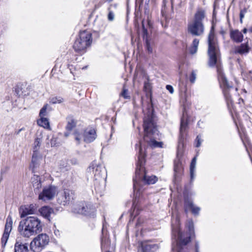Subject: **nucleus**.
<instances>
[{
  "instance_id": "nucleus-9",
  "label": "nucleus",
  "mask_w": 252,
  "mask_h": 252,
  "mask_svg": "<svg viewBox=\"0 0 252 252\" xmlns=\"http://www.w3.org/2000/svg\"><path fill=\"white\" fill-rule=\"evenodd\" d=\"M49 241V237L46 234H40L31 242V249L34 252H40L48 245Z\"/></svg>"
},
{
  "instance_id": "nucleus-46",
  "label": "nucleus",
  "mask_w": 252,
  "mask_h": 252,
  "mask_svg": "<svg viewBox=\"0 0 252 252\" xmlns=\"http://www.w3.org/2000/svg\"><path fill=\"white\" fill-rule=\"evenodd\" d=\"M240 16L241 21H242V18L244 17V15L242 12H241L240 14Z\"/></svg>"
},
{
  "instance_id": "nucleus-3",
  "label": "nucleus",
  "mask_w": 252,
  "mask_h": 252,
  "mask_svg": "<svg viewBox=\"0 0 252 252\" xmlns=\"http://www.w3.org/2000/svg\"><path fill=\"white\" fill-rule=\"evenodd\" d=\"M42 230L41 220L34 216L27 217L20 222L18 226V230L21 235L27 238L39 233Z\"/></svg>"
},
{
  "instance_id": "nucleus-48",
  "label": "nucleus",
  "mask_w": 252,
  "mask_h": 252,
  "mask_svg": "<svg viewBox=\"0 0 252 252\" xmlns=\"http://www.w3.org/2000/svg\"><path fill=\"white\" fill-rule=\"evenodd\" d=\"M247 32V29L245 28V29H243V32L244 33H246Z\"/></svg>"
},
{
  "instance_id": "nucleus-52",
  "label": "nucleus",
  "mask_w": 252,
  "mask_h": 252,
  "mask_svg": "<svg viewBox=\"0 0 252 252\" xmlns=\"http://www.w3.org/2000/svg\"><path fill=\"white\" fill-rule=\"evenodd\" d=\"M109 2H111L112 0H107Z\"/></svg>"
},
{
  "instance_id": "nucleus-29",
  "label": "nucleus",
  "mask_w": 252,
  "mask_h": 252,
  "mask_svg": "<svg viewBox=\"0 0 252 252\" xmlns=\"http://www.w3.org/2000/svg\"><path fill=\"white\" fill-rule=\"evenodd\" d=\"M196 162V158L194 157L191 161L190 165V180L192 181L194 178V172L195 169V165Z\"/></svg>"
},
{
  "instance_id": "nucleus-36",
  "label": "nucleus",
  "mask_w": 252,
  "mask_h": 252,
  "mask_svg": "<svg viewBox=\"0 0 252 252\" xmlns=\"http://www.w3.org/2000/svg\"><path fill=\"white\" fill-rule=\"evenodd\" d=\"M48 105L45 104L40 110L39 113L40 117H44L46 115V110L47 108Z\"/></svg>"
},
{
  "instance_id": "nucleus-33",
  "label": "nucleus",
  "mask_w": 252,
  "mask_h": 252,
  "mask_svg": "<svg viewBox=\"0 0 252 252\" xmlns=\"http://www.w3.org/2000/svg\"><path fill=\"white\" fill-rule=\"evenodd\" d=\"M63 101V99L61 96H54L50 99L49 102L53 104H60Z\"/></svg>"
},
{
  "instance_id": "nucleus-17",
  "label": "nucleus",
  "mask_w": 252,
  "mask_h": 252,
  "mask_svg": "<svg viewBox=\"0 0 252 252\" xmlns=\"http://www.w3.org/2000/svg\"><path fill=\"white\" fill-rule=\"evenodd\" d=\"M143 252H154L158 249V245L149 242H144L141 243Z\"/></svg>"
},
{
  "instance_id": "nucleus-50",
  "label": "nucleus",
  "mask_w": 252,
  "mask_h": 252,
  "mask_svg": "<svg viewBox=\"0 0 252 252\" xmlns=\"http://www.w3.org/2000/svg\"><path fill=\"white\" fill-rule=\"evenodd\" d=\"M249 31L250 32H251L252 33V27H251V28L249 29Z\"/></svg>"
},
{
  "instance_id": "nucleus-12",
  "label": "nucleus",
  "mask_w": 252,
  "mask_h": 252,
  "mask_svg": "<svg viewBox=\"0 0 252 252\" xmlns=\"http://www.w3.org/2000/svg\"><path fill=\"white\" fill-rule=\"evenodd\" d=\"M13 221L10 216H8L6 219V223L4 232L1 238V243L2 247L4 248L8 240L10 233L12 229Z\"/></svg>"
},
{
  "instance_id": "nucleus-42",
  "label": "nucleus",
  "mask_w": 252,
  "mask_h": 252,
  "mask_svg": "<svg viewBox=\"0 0 252 252\" xmlns=\"http://www.w3.org/2000/svg\"><path fill=\"white\" fill-rule=\"evenodd\" d=\"M147 49L149 53L152 52V48L150 46V43L147 39L146 40Z\"/></svg>"
},
{
  "instance_id": "nucleus-34",
  "label": "nucleus",
  "mask_w": 252,
  "mask_h": 252,
  "mask_svg": "<svg viewBox=\"0 0 252 252\" xmlns=\"http://www.w3.org/2000/svg\"><path fill=\"white\" fill-rule=\"evenodd\" d=\"M75 139L78 144H79L82 137V134L78 131V129L75 130L73 133Z\"/></svg>"
},
{
  "instance_id": "nucleus-11",
  "label": "nucleus",
  "mask_w": 252,
  "mask_h": 252,
  "mask_svg": "<svg viewBox=\"0 0 252 252\" xmlns=\"http://www.w3.org/2000/svg\"><path fill=\"white\" fill-rule=\"evenodd\" d=\"M58 189L54 186H49L44 188L39 194L38 198L44 201L52 199L57 194Z\"/></svg>"
},
{
  "instance_id": "nucleus-15",
  "label": "nucleus",
  "mask_w": 252,
  "mask_h": 252,
  "mask_svg": "<svg viewBox=\"0 0 252 252\" xmlns=\"http://www.w3.org/2000/svg\"><path fill=\"white\" fill-rule=\"evenodd\" d=\"M84 141L86 143H91L96 138L95 130L93 128L85 129L83 134Z\"/></svg>"
},
{
  "instance_id": "nucleus-45",
  "label": "nucleus",
  "mask_w": 252,
  "mask_h": 252,
  "mask_svg": "<svg viewBox=\"0 0 252 252\" xmlns=\"http://www.w3.org/2000/svg\"><path fill=\"white\" fill-rule=\"evenodd\" d=\"M195 252H199V246L197 243L195 244Z\"/></svg>"
},
{
  "instance_id": "nucleus-51",
  "label": "nucleus",
  "mask_w": 252,
  "mask_h": 252,
  "mask_svg": "<svg viewBox=\"0 0 252 252\" xmlns=\"http://www.w3.org/2000/svg\"><path fill=\"white\" fill-rule=\"evenodd\" d=\"M101 245H102V247H103V240H102V242H101Z\"/></svg>"
},
{
  "instance_id": "nucleus-47",
  "label": "nucleus",
  "mask_w": 252,
  "mask_h": 252,
  "mask_svg": "<svg viewBox=\"0 0 252 252\" xmlns=\"http://www.w3.org/2000/svg\"><path fill=\"white\" fill-rule=\"evenodd\" d=\"M64 134V136L67 137L69 136V133L68 132H65Z\"/></svg>"
},
{
  "instance_id": "nucleus-35",
  "label": "nucleus",
  "mask_w": 252,
  "mask_h": 252,
  "mask_svg": "<svg viewBox=\"0 0 252 252\" xmlns=\"http://www.w3.org/2000/svg\"><path fill=\"white\" fill-rule=\"evenodd\" d=\"M182 170V166L179 162L175 163L174 165V171L176 173H180Z\"/></svg>"
},
{
  "instance_id": "nucleus-8",
  "label": "nucleus",
  "mask_w": 252,
  "mask_h": 252,
  "mask_svg": "<svg viewBox=\"0 0 252 252\" xmlns=\"http://www.w3.org/2000/svg\"><path fill=\"white\" fill-rule=\"evenodd\" d=\"M92 34L90 32L84 31L80 33L79 38L75 41L73 48L77 52L84 51L92 43Z\"/></svg>"
},
{
  "instance_id": "nucleus-13",
  "label": "nucleus",
  "mask_w": 252,
  "mask_h": 252,
  "mask_svg": "<svg viewBox=\"0 0 252 252\" xmlns=\"http://www.w3.org/2000/svg\"><path fill=\"white\" fill-rule=\"evenodd\" d=\"M74 193L72 190L65 189L59 195L58 198L59 203L65 205L73 199Z\"/></svg>"
},
{
  "instance_id": "nucleus-38",
  "label": "nucleus",
  "mask_w": 252,
  "mask_h": 252,
  "mask_svg": "<svg viewBox=\"0 0 252 252\" xmlns=\"http://www.w3.org/2000/svg\"><path fill=\"white\" fill-rule=\"evenodd\" d=\"M195 141L196 142V147H199L201 145L202 141V140H201V136L200 135H199L196 137Z\"/></svg>"
},
{
  "instance_id": "nucleus-14",
  "label": "nucleus",
  "mask_w": 252,
  "mask_h": 252,
  "mask_svg": "<svg viewBox=\"0 0 252 252\" xmlns=\"http://www.w3.org/2000/svg\"><path fill=\"white\" fill-rule=\"evenodd\" d=\"M89 208L90 209L89 211H84L85 209V204L83 203H81L79 204H76L74 206L73 212L76 214H80L86 216L93 215L95 212V209L91 208V206H89Z\"/></svg>"
},
{
  "instance_id": "nucleus-26",
  "label": "nucleus",
  "mask_w": 252,
  "mask_h": 252,
  "mask_svg": "<svg viewBox=\"0 0 252 252\" xmlns=\"http://www.w3.org/2000/svg\"><path fill=\"white\" fill-rule=\"evenodd\" d=\"M41 159V157L38 153L33 152L32 162L33 168H35L38 165L39 161Z\"/></svg>"
},
{
  "instance_id": "nucleus-19",
  "label": "nucleus",
  "mask_w": 252,
  "mask_h": 252,
  "mask_svg": "<svg viewBox=\"0 0 252 252\" xmlns=\"http://www.w3.org/2000/svg\"><path fill=\"white\" fill-rule=\"evenodd\" d=\"M152 28V23L149 18L142 21V29L144 38L147 37L149 34V30Z\"/></svg>"
},
{
  "instance_id": "nucleus-41",
  "label": "nucleus",
  "mask_w": 252,
  "mask_h": 252,
  "mask_svg": "<svg viewBox=\"0 0 252 252\" xmlns=\"http://www.w3.org/2000/svg\"><path fill=\"white\" fill-rule=\"evenodd\" d=\"M196 79V74L194 71H192L190 77V81L192 83H194Z\"/></svg>"
},
{
  "instance_id": "nucleus-53",
  "label": "nucleus",
  "mask_w": 252,
  "mask_h": 252,
  "mask_svg": "<svg viewBox=\"0 0 252 252\" xmlns=\"http://www.w3.org/2000/svg\"><path fill=\"white\" fill-rule=\"evenodd\" d=\"M221 33L222 34H223L224 32H221Z\"/></svg>"
},
{
  "instance_id": "nucleus-18",
  "label": "nucleus",
  "mask_w": 252,
  "mask_h": 252,
  "mask_svg": "<svg viewBox=\"0 0 252 252\" xmlns=\"http://www.w3.org/2000/svg\"><path fill=\"white\" fill-rule=\"evenodd\" d=\"M185 207L186 210H191L192 213L194 215H197L198 214L200 209L199 207L195 206L192 201L189 200L187 199L185 200Z\"/></svg>"
},
{
  "instance_id": "nucleus-49",
  "label": "nucleus",
  "mask_w": 252,
  "mask_h": 252,
  "mask_svg": "<svg viewBox=\"0 0 252 252\" xmlns=\"http://www.w3.org/2000/svg\"><path fill=\"white\" fill-rule=\"evenodd\" d=\"M23 129V128H21V129H19L17 133L19 134V132H20V131H21Z\"/></svg>"
},
{
  "instance_id": "nucleus-22",
  "label": "nucleus",
  "mask_w": 252,
  "mask_h": 252,
  "mask_svg": "<svg viewBox=\"0 0 252 252\" xmlns=\"http://www.w3.org/2000/svg\"><path fill=\"white\" fill-rule=\"evenodd\" d=\"M67 124L65 126L66 130L71 131L77 125V120L72 116H69L67 117Z\"/></svg>"
},
{
  "instance_id": "nucleus-5",
  "label": "nucleus",
  "mask_w": 252,
  "mask_h": 252,
  "mask_svg": "<svg viewBox=\"0 0 252 252\" xmlns=\"http://www.w3.org/2000/svg\"><path fill=\"white\" fill-rule=\"evenodd\" d=\"M209 65L214 66L219 62L220 58V51L217 39L215 36L214 29L212 27L208 37Z\"/></svg>"
},
{
  "instance_id": "nucleus-23",
  "label": "nucleus",
  "mask_w": 252,
  "mask_h": 252,
  "mask_svg": "<svg viewBox=\"0 0 252 252\" xmlns=\"http://www.w3.org/2000/svg\"><path fill=\"white\" fill-rule=\"evenodd\" d=\"M32 182L34 190L37 189L38 190L41 188V182L39 176L34 175L32 178Z\"/></svg>"
},
{
  "instance_id": "nucleus-32",
  "label": "nucleus",
  "mask_w": 252,
  "mask_h": 252,
  "mask_svg": "<svg viewBox=\"0 0 252 252\" xmlns=\"http://www.w3.org/2000/svg\"><path fill=\"white\" fill-rule=\"evenodd\" d=\"M187 122L186 119L184 118L181 119L180 125V133L182 136L183 135L184 132L186 131L187 126Z\"/></svg>"
},
{
  "instance_id": "nucleus-54",
  "label": "nucleus",
  "mask_w": 252,
  "mask_h": 252,
  "mask_svg": "<svg viewBox=\"0 0 252 252\" xmlns=\"http://www.w3.org/2000/svg\"><path fill=\"white\" fill-rule=\"evenodd\" d=\"M177 252H181V251H177Z\"/></svg>"
},
{
  "instance_id": "nucleus-6",
  "label": "nucleus",
  "mask_w": 252,
  "mask_h": 252,
  "mask_svg": "<svg viewBox=\"0 0 252 252\" xmlns=\"http://www.w3.org/2000/svg\"><path fill=\"white\" fill-rule=\"evenodd\" d=\"M205 17V12L200 9L195 13L193 19L189 22L188 32L193 35L200 36L204 32V26L203 20Z\"/></svg>"
},
{
  "instance_id": "nucleus-4",
  "label": "nucleus",
  "mask_w": 252,
  "mask_h": 252,
  "mask_svg": "<svg viewBox=\"0 0 252 252\" xmlns=\"http://www.w3.org/2000/svg\"><path fill=\"white\" fill-rule=\"evenodd\" d=\"M143 127L144 129V140L145 142L153 148L162 147V142H158L155 140L157 138L156 136L158 135V132L152 116L148 115L145 117Z\"/></svg>"
},
{
  "instance_id": "nucleus-1",
  "label": "nucleus",
  "mask_w": 252,
  "mask_h": 252,
  "mask_svg": "<svg viewBox=\"0 0 252 252\" xmlns=\"http://www.w3.org/2000/svg\"><path fill=\"white\" fill-rule=\"evenodd\" d=\"M179 225V219L177 216L172 222L173 238L175 239L176 243V246L173 244L172 252H188L186 246L190 241V236L194 234L193 221L189 220L188 222L189 234L181 232Z\"/></svg>"
},
{
  "instance_id": "nucleus-39",
  "label": "nucleus",
  "mask_w": 252,
  "mask_h": 252,
  "mask_svg": "<svg viewBox=\"0 0 252 252\" xmlns=\"http://www.w3.org/2000/svg\"><path fill=\"white\" fill-rule=\"evenodd\" d=\"M51 147H55L58 146L57 139L55 137H52L50 141Z\"/></svg>"
},
{
  "instance_id": "nucleus-21",
  "label": "nucleus",
  "mask_w": 252,
  "mask_h": 252,
  "mask_svg": "<svg viewBox=\"0 0 252 252\" xmlns=\"http://www.w3.org/2000/svg\"><path fill=\"white\" fill-rule=\"evenodd\" d=\"M231 38L236 42H240L243 40L242 33L237 30H231L230 32Z\"/></svg>"
},
{
  "instance_id": "nucleus-7",
  "label": "nucleus",
  "mask_w": 252,
  "mask_h": 252,
  "mask_svg": "<svg viewBox=\"0 0 252 252\" xmlns=\"http://www.w3.org/2000/svg\"><path fill=\"white\" fill-rule=\"evenodd\" d=\"M217 72L218 80L220 86L223 89V92L225 97L228 103H232V100L230 94V91L231 90L233 89L232 86L228 82L220 67H217Z\"/></svg>"
},
{
  "instance_id": "nucleus-16",
  "label": "nucleus",
  "mask_w": 252,
  "mask_h": 252,
  "mask_svg": "<svg viewBox=\"0 0 252 252\" xmlns=\"http://www.w3.org/2000/svg\"><path fill=\"white\" fill-rule=\"evenodd\" d=\"M35 208L33 204L22 206L20 209L21 218H24L26 216L34 214Z\"/></svg>"
},
{
  "instance_id": "nucleus-43",
  "label": "nucleus",
  "mask_w": 252,
  "mask_h": 252,
  "mask_svg": "<svg viewBox=\"0 0 252 252\" xmlns=\"http://www.w3.org/2000/svg\"><path fill=\"white\" fill-rule=\"evenodd\" d=\"M166 88L171 94L174 93V89L172 86L167 85L166 86Z\"/></svg>"
},
{
  "instance_id": "nucleus-24",
  "label": "nucleus",
  "mask_w": 252,
  "mask_h": 252,
  "mask_svg": "<svg viewBox=\"0 0 252 252\" xmlns=\"http://www.w3.org/2000/svg\"><path fill=\"white\" fill-rule=\"evenodd\" d=\"M116 9V4H110L107 8L108 11V20L110 21L114 20L115 18V11Z\"/></svg>"
},
{
  "instance_id": "nucleus-28",
  "label": "nucleus",
  "mask_w": 252,
  "mask_h": 252,
  "mask_svg": "<svg viewBox=\"0 0 252 252\" xmlns=\"http://www.w3.org/2000/svg\"><path fill=\"white\" fill-rule=\"evenodd\" d=\"M38 125L44 128L50 129V124L48 120L44 117H40L37 121Z\"/></svg>"
},
{
  "instance_id": "nucleus-2",
  "label": "nucleus",
  "mask_w": 252,
  "mask_h": 252,
  "mask_svg": "<svg viewBox=\"0 0 252 252\" xmlns=\"http://www.w3.org/2000/svg\"><path fill=\"white\" fill-rule=\"evenodd\" d=\"M136 146L138 147L139 153L137 167L135 171L136 177L135 179H133V191L135 196L134 203L136 201L137 197H139L142 192L138 183L139 180H143L147 184H155L158 180V178L155 176H148L146 175L143 166L145 162V152L142 149L141 143H139V145H136Z\"/></svg>"
},
{
  "instance_id": "nucleus-27",
  "label": "nucleus",
  "mask_w": 252,
  "mask_h": 252,
  "mask_svg": "<svg viewBox=\"0 0 252 252\" xmlns=\"http://www.w3.org/2000/svg\"><path fill=\"white\" fill-rule=\"evenodd\" d=\"M249 47L247 43L242 44L236 49V52L240 54H244L249 52Z\"/></svg>"
},
{
  "instance_id": "nucleus-20",
  "label": "nucleus",
  "mask_w": 252,
  "mask_h": 252,
  "mask_svg": "<svg viewBox=\"0 0 252 252\" xmlns=\"http://www.w3.org/2000/svg\"><path fill=\"white\" fill-rule=\"evenodd\" d=\"M39 211L42 216L49 220H50L51 215L54 213L53 209L48 206L41 207Z\"/></svg>"
},
{
  "instance_id": "nucleus-40",
  "label": "nucleus",
  "mask_w": 252,
  "mask_h": 252,
  "mask_svg": "<svg viewBox=\"0 0 252 252\" xmlns=\"http://www.w3.org/2000/svg\"><path fill=\"white\" fill-rule=\"evenodd\" d=\"M144 89L147 92H149L151 90V85L150 84L147 82H145L144 83Z\"/></svg>"
},
{
  "instance_id": "nucleus-37",
  "label": "nucleus",
  "mask_w": 252,
  "mask_h": 252,
  "mask_svg": "<svg viewBox=\"0 0 252 252\" xmlns=\"http://www.w3.org/2000/svg\"><path fill=\"white\" fill-rule=\"evenodd\" d=\"M121 95L126 99L129 98L130 96L128 95L127 90L124 87L123 92L121 93Z\"/></svg>"
},
{
  "instance_id": "nucleus-10",
  "label": "nucleus",
  "mask_w": 252,
  "mask_h": 252,
  "mask_svg": "<svg viewBox=\"0 0 252 252\" xmlns=\"http://www.w3.org/2000/svg\"><path fill=\"white\" fill-rule=\"evenodd\" d=\"M87 172L90 177L97 180L102 177H105L106 170L101 165L94 161L87 169Z\"/></svg>"
},
{
  "instance_id": "nucleus-44",
  "label": "nucleus",
  "mask_w": 252,
  "mask_h": 252,
  "mask_svg": "<svg viewBox=\"0 0 252 252\" xmlns=\"http://www.w3.org/2000/svg\"><path fill=\"white\" fill-rule=\"evenodd\" d=\"M89 206H91V208H94L93 207V206L92 205H90V204H88V205L85 204V209L84 210V211H89L90 210Z\"/></svg>"
},
{
  "instance_id": "nucleus-31",
  "label": "nucleus",
  "mask_w": 252,
  "mask_h": 252,
  "mask_svg": "<svg viewBox=\"0 0 252 252\" xmlns=\"http://www.w3.org/2000/svg\"><path fill=\"white\" fill-rule=\"evenodd\" d=\"M41 141L42 140L41 138L37 137L35 139L33 143V152L38 153Z\"/></svg>"
},
{
  "instance_id": "nucleus-25",
  "label": "nucleus",
  "mask_w": 252,
  "mask_h": 252,
  "mask_svg": "<svg viewBox=\"0 0 252 252\" xmlns=\"http://www.w3.org/2000/svg\"><path fill=\"white\" fill-rule=\"evenodd\" d=\"M28 247L27 244H19L16 242L14 247V252H28Z\"/></svg>"
},
{
  "instance_id": "nucleus-30",
  "label": "nucleus",
  "mask_w": 252,
  "mask_h": 252,
  "mask_svg": "<svg viewBox=\"0 0 252 252\" xmlns=\"http://www.w3.org/2000/svg\"><path fill=\"white\" fill-rule=\"evenodd\" d=\"M199 44V40L195 38L193 40L192 45L189 48V51L191 54H194L197 52Z\"/></svg>"
}]
</instances>
